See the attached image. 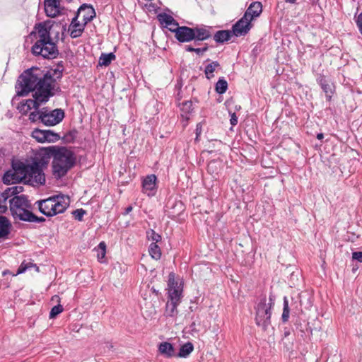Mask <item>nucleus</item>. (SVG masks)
<instances>
[{"label":"nucleus","mask_w":362,"mask_h":362,"mask_svg":"<svg viewBox=\"0 0 362 362\" xmlns=\"http://www.w3.org/2000/svg\"><path fill=\"white\" fill-rule=\"evenodd\" d=\"M62 66H57L45 73L37 67H32L23 71L19 77L21 90H18V94L24 96L33 92V99L22 101L18 107L20 111L25 114L33 108L37 110L42 104L47 103L59 91L57 80L62 78Z\"/></svg>","instance_id":"1"},{"label":"nucleus","mask_w":362,"mask_h":362,"mask_svg":"<svg viewBox=\"0 0 362 362\" xmlns=\"http://www.w3.org/2000/svg\"><path fill=\"white\" fill-rule=\"evenodd\" d=\"M34 37L35 42L32 47V53L36 56H42L47 59L55 58L58 54L56 43L50 36V33L45 25L39 24L35 27V31L30 33Z\"/></svg>","instance_id":"2"},{"label":"nucleus","mask_w":362,"mask_h":362,"mask_svg":"<svg viewBox=\"0 0 362 362\" xmlns=\"http://www.w3.org/2000/svg\"><path fill=\"white\" fill-rule=\"evenodd\" d=\"M75 163L76 157L71 150L56 146L52 161V173L55 178L65 176Z\"/></svg>","instance_id":"3"},{"label":"nucleus","mask_w":362,"mask_h":362,"mask_svg":"<svg viewBox=\"0 0 362 362\" xmlns=\"http://www.w3.org/2000/svg\"><path fill=\"white\" fill-rule=\"evenodd\" d=\"M10 211L15 219L28 222H42V217H37L31 212V204L25 195H16L9 200Z\"/></svg>","instance_id":"4"},{"label":"nucleus","mask_w":362,"mask_h":362,"mask_svg":"<svg viewBox=\"0 0 362 362\" xmlns=\"http://www.w3.org/2000/svg\"><path fill=\"white\" fill-rule=\"evenodd\" d=\"M69 198L64 195H55L36 202L40 211L48 217L64 213L69 206Z\"/></svg>","instance_id":"5"},{"label":"nucleus","mask_w":362,"mask_h":362,"mask_svg":"<svg viewBox=\"0 0 362 362\" xmlns=\"http://www.w3.org/2000/svg\"><path fill=\"white\" fill-rule=\"evenodd\" d=\"M21 173L25 179L30 182L32 185H44L45 183V176L42 168L33 165L21 164Z\"/></svg>","instance_id":"6"},{"label":"nucleus","mask_w":362,"mask_h":362,"mask_svg":"<svg viewBox=\"0 0 362 362\" xmlns=\"http://www.w3.org/2000/svg\"><path fill=\"white\" fill-rule=\"evenodd\" d=\"M271 305L267 306L265 297L262 298L257 305L256 310V324L261 326L264 331L267 330L268 326L271 324Z\"/></svg>","instance_id":"7"},{"label":"nucleus","mask_w":362,"mask_h":362,"mask_svg":"<svg viewBox=\"0 0 362 362\" xmlns=\"http://www.w3.org/2000/svg\"><path fill=\"white\" fill-rule=\"evenodd\" d=\"M184 279L176 273H169L168 279L167 296L182 298L183 297Z\"/></svg>","instance_id":"8"},{"label":"nucleus","mask_w":362,"mask_h":362,"mask_svg":"<svg viewBox=\"0 0 362 362\" xmlns=\"http://www.w3.org/2000/svg\"><path fill=\"white\" fill-rule=\"evenodd\" d=\"M56 146L41 148L35 155L31 165L43 168L46 167L51 158H53Z\"/></svg>","instance_id":"9"},{"label":"nucleus","mask_w":362,"mask_h":362,"mask_svg":"<svg viewBox=\"0 0 362 362\" xmlns=\"http://www.w3.org/2000/svg\"><path fill=\"white\" fill-rule=\"evenodd\" d=\"M64 117V112L62 109L42 110V123L46 126H54L62 122Z\"/></svg>","instance_id":"10"},{"label":"nucleus","mask_w":362,"mask_h":362,"mask_svg":"<svg viewBox=\"0 0 362 362\" xmlns=\"http://www.w3.org/2000/svg\"><path fill=\"white\" fill-rule=\"evenodd\" d=\"M32 136L40 143L56 142L60 139V136L52 130H42L40 129H35L32 132Z\"/></svg>","instance_id":"11"},{"label":"nucleus","mask_w":362,"mask_h":362,"mask_svg":"<svg viewBox=\"0 0 362 362\" xmlns=\"http://www.w3.org/2000/svg\"><path fill=\"white\" fill-rule=\"evenodd\" d=\"M252 28L251 21L243 16L233 26V34L236 37L245 35Z\"/></svg>","instance_id":"12"},{"label":"nucleus","mask_w":362,"mask_h":362,"mask_svg":"<svg viewBox=\"0 0 362 362\" xmlns=\"http://www.w3.org/2000/svg\"><path fill=\"white\" fill-rule=\"evenodd\" d=\"M168 301L165 305L164 311V315L166 317H175L178 314L177 306L181 303L182 298H176V295L174 297L167 296Z\"/></svg>","instance_id":"13"},{"label":"nucleus","mask_w":362,"mask_h":362,"mask_svg":"<svg viewBox=\"0 0 362 362\" xmlns=\"http://www.w3.org/2000/svg\"><path fill=\"white\" fill-rule=\"evenodd\" d=\"M157 18L160 23L165 28H168L172 33H175L178 28V23L173 18V16L165 13H159Z\"/></svg>","instance_id":"14"},{"label":"nucleus","mask_w":362,"mask_h":362,"mask_svg":"<svg viewBox=\"0 0 362 362\" xmlns=\"http://www.w3.org/2000/svg\"><path fill=\"white\" fill-rule=\"evenodd\" d=\"M175 37L180 42H188L194 40L192 28L180 26L175 33Z\"/></svg>","instance_id":"15"},{"label":"nucleus","mask_w":362,"mask_h":362,"mask_svg":"<svg viewBox=\"0 0 362 362\" xmlns=\"http://www.w3.org/2000/svg\"><path fill=\"white\" fill-rule=\"evenodd\" d=\"M157 177L155 175L146 176L142 182L143 192L148 196H153L156 192Z\"/></svg>","instance_id":"16"},{"label":"nucleus","mask_w":362,"mask_h":362,"mask_svg":"<svg viewBox=\"0 0 362 362\" xmlns=\"http://www.w3.org/2000/svg\"><path fill=\"white\" fill-rule=\"evenodd\" d=\"M95 16V12L92 6L83 5L78 9L76 17L78 19H81L84 24H87L93 20Z\"/></svg>","instance_id":"17"},{"label":"nucleus","mask_w":362,"mask_h":362,"mask_svg":"<svg viewBox=\"0 0 362 362\" xmlns=\"http://www.w3.org/2000/svg\"><path fill=\"white\" fill-rule=\"evenodd\" d=\"M45 11L49 17L57 16L60 13V0H45Z\"/></svg>","instance_id":"18"},{"label":"nucleus","mask_w":362,"mask_h":362,"mask_svg":"<svg viewBox=\"0 0 362 362\" xmlns=\"http://www.w3.org/2000/svg\"><path fill=\"white\" fill-rule=\"evenodd\" d=\"M194 33V44L199 45V42L209 39L211 37V32L205 27L192 28Z\"/></svg>","instance_id":"19"},{"label":"nucleus","mask_w":362,"mask_h":362,"mask_svg":"<svg viewBox=\"0 0 362 362\" xmlns=\"http://www.w3.org/2000/svg\"><path fill=\"white\" fill-rule=\"evenodd\" d=\"M318 83L321 86L322 89L325 92L326 95V98L327 100L330 101L335 91V88L333 83H330L327 80L325 76H320L317 78Z\"/></svg>","instance_id":"20"},{"label":"nucleus","mask_w":362,"mask_h":362,"mask_svg":"<svg viewBox=\"0 0 362 362\" xmlns=\"http://www.w3.org/2000/svg\"><path fill=\"white\" fill-rule=\"evenodd\" d=\"M78 19L76 16L74 18L69 28V31L72 38L81 36L84 30V26L86 25L83 22L79 23Z\"/></svg>","instance_id":"21"},{"label":"nucleus","mask_w":362,"mask_h":362,"mask_svg":"<svg viewBox=\"0 0 362 362\" xmlns=\"http://www.w3.org/2000/svg\"><path fill=\"white\" fill-rule=\"evenodd\" d=\"M262 11V5L259 1L252 2L246 10L244 16L250 21H252L255 17H258Z\"/></svg>","instance_id":"22"},{"label":"nucleus","mask_w":362,"mask_h":362,"mask_svg":"<svg viewBox=\"0 0 362 362\" xmlns=\"http://www.w3.org/2000/svg\"><path fill=\"white\" fill-rule=\"evenodd\" d=\"M158 351L165 358L176 357L173 345L170 342H162L158 345Z\"/></svg>","instance_id":"23"},{"label":"nucleus","mask_w":362,"mask_h":362,"mask_svg":"<svg viewBox=\"0 0 362 362\" xmlns=\"http://www.w3.org/2000/svg\"><path fill=\"white\" fill-rule=\"evenodd\" d=\"M11 228L9 221L4 216H0V238H7Z\"/></svg>","instance_id":"24"},{"label":"nucleus","mask_w":362,"mask_h":362,"mask_svg":"<svg viewBox=\"0 0 362 362\" xmlns=\"http://www.w3.org/2000/svg\"><path fill=\"white\" fill-rule=\"evenodd\" d=\"M22 187L18 186L12 187L8 188V190L5 191L4 193L0 194V208L5 205L9 193L11 194H17L22 191Z\"/></svg>","instance_id":"25"},{"label":"nucleus","mask_w":362,"mask_h":362,"mask_svg":"<svg viewBox=\"0 0 362 362\" xmlns=\"http://www.w3.org/2000/svg\"><path fill=\"white\" fill-rule=\"evenodd\" d=\"M194 350V346L191 342H187L180 349L178 354H176V357L187 358Z\"/></svg>","instance_id":"26"},{"label":"nucleus","mask_w":362,"mask_h":362,"mask_svg":"<svg viewBox=\"0 0 362 362\" xmlns=\"http://www.w3.org/2000/svg\"><path fill=\"white\" fill-rule=\"evenodd\" d=\"M231 35L232 33L229 30H219L215 33L214 39L216 42L223 43L229 40Z\"/></svg>","instance_id":"27"},{"label":"nucleus","mask_w":362,"mask_h":362,"mask_svg":"<svg viewBox=\"0 0 362 362\" xmlns=\"http://www.w3.org/2000/svg\"><path fill=\"white\" fill-rule=\"evenodd\" d=\"M39 269L38 267L33 263L31 261H23L19 268L18 269L17 272H37Z\"/></svg>","instance_id":"28"},{"label":"nucleus","mask_w":362,"mask_h":362,"mask_svg":"<svg viewBox=\"0 0 362 362\" xmlns=\"http://www.w3.org/2000/svg\"><path fill=\"white\" fill-rule=\"evenodd\" d=\"M115 59V55L110 52L108 54H102L99 59V64L100 66H108L112 61Z\"/></svg>","instance_id":"29"},{"label":"nucleus","mask_w":362,"mask_h":362,"mask_svg":"<svg viewBox=\"0 0 362 362\" xmlns=\"http://www.w3.org/2000/svg\"><path fill=\"white\" fill-rule=\"evenodd\" d=\"M180 110L182 112V116L188 119V114H189L192 110V103L191 101H185L180 105Z\"/></svg>","instance_id":"30"},{"label":"nucleus","mask_w":362,"mask_h":362,"mask_svg":"<svg viewBox=\"0 0 362 362\" xmlns=\"http://www.w3.org/2000/svg\"><path fill=\"white\" fill-rule=\"evenodd\" d=\"M148 251L150 255L155 259H158L161 256L160 249L156 243H151Z\"/></svg>","instance_id":"31"},{"label":"nucleus","mask_w":362,"mask_h":362,"mask_svg":"<svg viewBox=\"0 0 362 362\" xmlns=\"http://www.w3.org/2000/svg\"><path fill=\"white\" fill-rule=\"evenodd\" d=\"M95 251L97 253L98 259L100 262H102L103 259L105 257L106 254V245L104 242L99 243L97 247L95 248Z\"/></svg>","instance_id":"32"},{"label":"nucleus","mask_w":362,"mask_h":362,"mask_svg":"<svg viewBox=\"0 0 362 362\" xmlns=\"http://www.w3.org/2000/svg\"><path fill=\"white\" fill-rule=\"evenodd\" d=\"M289 315H290V309L288 305V300L287 298L285 296L284 298V308H283V313L281 315V320L283 322H288L289 319Z\"/></svg>","instance_id":"33"},{"label":"nucleus","mask_w":362,"mask_h":362,"mask_svg":"<svg viewBox=\"0 0 362 362\" xmlns=\"http://www.w3.org/2000/svg\"><path fill=\"white\" fill-rule=\"evenodd\" d=\"M218 66H219V64L217 62H213L206 66L204 72L207 78L210 79L214 77V72Z\"/></svg>","instance_id":"34"},{"label":"nucleus","mask_w":362,"mask_h":362,"mask_svg":"<svg viewBox=\"0 0 362 362\" xmlns=\"http://www.w3.org/2000/svg\"><path fill=\"white\" fill-rule=\"evenodd\" d=\"M228 88V83L227 81L223 78H220L216 85V90L219 94L224 93Z\"/></svg>","instance_id":"35"},{"label":"nucleus","mask_w":362,"mask_h":362,"mask_svg":"<svg viewBox=\"0 0 362 362\" xmlns=\"http://www.w3.org/2000/svg\"><path fill=\"white\" fill-rule=\"evenodd\" d=\"M64 308L63 306L60 304H58L57 305H54L49 312V318L54 319L59 314L62 313Z\"/></svg>","instance_id":"36"},{"label":"nucleus","mask_w":362,"mask_h":362,"mask_svg":"<svg viewBox=\"0 0 362 362\" xmlns=\"http://www.w3.org/2000/svg\"><path fill=\"white\" fill-rule=\"evenodd\" d=\"M29 119L33 122H35L37 121H40L42 122V110L40 111L30 112L29 115Z\"/></svg>","instance_id":"37"},{"label":"nucleus","mask_w":362,"mask_h":362,"mask_svg":"<svg viewBox=\"0 0 362 362\" xmlns=\"http://www.w3.org/2000/svg\"><path fill=\"white\" fill-rule=\"evenodd\" d=\"M147 237L148 240H151L156 243L161 240V236L156 233L153 230H151L150 231L147 232Z\"/></svg>","instance_id":"38"},{"label":"nucleus","mask_w":362,"mask_h":362,"mask_svg":"<svg viewBox=\"0 0 362 362\" xmlns=\"http://www.w3.org/2000/svg\"><path fill=\"white\" fill-rule=\"evenodd\" d=\"M86 214V211L83 209H78L73 211L74 218L78 221H82L83 216Z\"/></svg>","instance_id":"39"},{"label":"nucleus","mask_w":362,"mask_h":362,"mask_svg":"<svg viewBox=\"0 0 362 362\" xmlns=\"http://www.w3.org/2000/svg\"><path fill=\"white\" fill-rule=\"evenodd\" d=\"M352 258L359 262H362V252H354L352 254Z\"/></svg>","instance_id":"40"},{"label":"nucleus","mask_w":362,"mask_h":362,"mask_svg":"<svg viewBox=\"0 0 362 362\" xmlns=\"http://www.w3.org/2000/svg\"><path fill=\"white\" fill-rule=\"evenodd\" d=\"M208 49V47L206 45L201 48H194V52H196L198 55H201L206 52Z\"/></svg>","instance_id":"41"},{"label":"nucleus","mask_w":362,"mask_h":362,"mask_svg":"<svg viewBox=\"0 0 362 362\" xmlns=\"http://www.w3.org/2000/svg\"><path fill=\"white\" fill-rule=\"evenodd\" d=\"M356 24H357V26H358L360 32L362 33V13H361L357 17Z\"/></svg>","instance_id":"42"},{"label":"nucleus","mask_w":362,"mask_h":362,"mask_svg":"<svg viewBox=\"0 0 362 362\" xmlns=\"http://www.w3.org/2000/svg\"><path fill=\"white\" fill-rule=\"evenodd\" d=\"M230 124L232 126H235L238 123V117L235 115V113H233L230 115Z\"/></svg>","instance_id":"43"},{"label":"nucleus","mask_w":362,"mask_h":362,"mask_svg":"<svg viewBox=\"0 0 362 362\" xmlns=\"http://www.w3.org/2000/svg\"><path fill=\"white\" fill-rule=\"evenodd\" d=\"M189 328L191 332H198V330L196 328V323L195 322H192L191 325H189Z\"/></svg>","instance_id":"44"},{"label":"nucleus","mask_w":362,"mask_h":362,"mask_svg":"<svg viewBox=\"0 0 362 362\" xmlns=\"http://www.w3.org/2000/svg\"><path fill=\"white\" fill-rule=\"evenodd\" d=\"M196 131H197V135L198 136L201 134V132H202V124L200 123L197 124Z\"/></svg>","instance_id":"45"},{"label":"nucleus","mask_w":362,"mask_h":362,"mask_svg":"<svg viewBox=\"0 0 362 362\" xmlns=\"http://www.w3.org/2000/svg\"><path fill=\"white\" fill-rule=\"evenodd\" d=\"M185 49L187 51V52H194V47H193L191 45H187L185 46Z\"/></svg>","instance_id":"46"},{"label":"nucleus","mask_w":362,"mask_h":362,"mask_svg":"<svg viewBox=\"0 0 362 362\" xmlns=\"http://www.w3.org/2000/svg\"><path fill=\"white\" fill-rule=\"evenodd\" d=\"M274 299L273 298V297L272 296H269V303L267 305V306H270L271 305V308L272 307V305H274Z\"/></svg>","instance_id":"47"},{"label":"nucleus","mask_w":362,"mask_h":362,"mask_svg":"<svg viewBox=\"0 0 362 362\" xmlns=\"http://www.w3.org/2000/svg\"><path fill=\"white\" fill-rule=\"evenodd\" d=\"M284 335L285 337H287L288 336H289L290 335V330L286 328L284 329Z\"/></svg>","instance_id":"48"},{"label":"nucleus","mask_w":362,"mask_h":362,"mask_svg":"<svg viewBox=\"0 0 362 362\" xmlns=\"http://www.w3.org/2000/svg\"><path fill=\"white\" fill-rule=\"evenodd\" d=\"M323 137H324V135L322 133L317 134V139L319 140L322 139Z\"/></svg>","instance_id":"49"},{"label":"nucleus","mask_w":362,"mask_h":362,"mask_svg":"<svg viewBox=\"0 0 362 362\" xmlns=\"http://www.w3.org/2000/svg\"><path fill=\"white\" fill-rule=\"evenodd\" d=\"M132 210V206H128V207L126 209V214L129 213Z\"/></svg>","instance_id":"50"},{"label":"nucleus","mask_w":362,"mask_h":362,"mask_svg":"<svg viewBox=\"0 0 362 362\" xmlns=\"http://www.w3.org/2000/svg\"><path fill=\"white\" fill-rule=\"evenodd\" d=\"M296 0H286V2L290 3V4H295Z\"/></svg>","instance_id":"51"},{"label":"nucleus","mask_w":362,"mask_h":362,"mask_svg":"<svg viewBox=\"0 0 362 362\" xmlns=\"http://www.w3.org/2000/svg\"><path fill=\"white\" fill-rule=\"evenodd\" d=\"M106 347L110 350L113 347V346L111 344L107 343Z\"/></svg>","instance_id":"52"},{"label":"nucleus","mask_w":362,"mask_h":362,"mask_svg":"<svg viewBox=\"0 0 362 362\" xmlns=\"http://www.w3.org/2000/svg\"><path fill=\"white\" fill-rule=\"evenodd\" d=\"M230 280H231L232 281H233V282H235V281H238L237 280H235V279H233V275H232V274H230Z\"/></svg>","instance_id":"53"},{"label":"nucleus","mask_w":362,"mask_h":362,"mask_svg":"<svg viewBox=\"0 0 362 362\" xmlns=\"http://www.w3.org/2000/svg\"><path fill=\"white\" fill-rule=\"evenodd\" d=\"M307 331L309 332L310 334H313V329L310 327L308 328Z\"/></svg>","instance_id":"54"},{"label":"nucleus","mask_w":362,"mask_h":362,"mask_svg":"<svg viewBox=\"0 0 362 362\" xmlns=\"http://www.w3.org/2000/svg\"><path fill=\"white\" fill-rule=\"evenodd\" d=\"M12 274H13V276H17L18 274H19L20 273L16 272V273H12Z\"/></svg>","instance_id":"55"},{"label":"nucleus","mask_w":362,"mask_h":362,"mask_svg":"<svg viewBox=\"0 0 362 362\" xmlns=\"http://www.w3.org/2000/svg\"><path fill=\"white\" fill-rule=\"evenodd\" d=\"M189 310H190L191 311H194V308H193L192 306H190V307H189Z\"/></svg>","instance_id":"56"},{"label":"nucleus","mask_w":362,"mask_h":362,"mask_svg":"<svg viewBox=\"0 0 362 362\" xmlns=\"http://www.w3.org/2000/svg\"><path fill=\"white\" fill-rule=\"evenodd\" d=\"M76 278L78 279L79 278V273L76 275Z\"/></svg>","instance_id":"57"},{"label":"nucleus","mask_w":362,"mask_h":362,"mask_svg":"<svg viewBox=\"0 0 362 362\" xmlns=\"http://www.w3.org/2000/svg\"><path fill=\"white\" fill-rule=\"evenodd\" d=\"M7 274H8V273L4 272V273H3V275H4V276H5V275H6Z\"/></svg>","instance_id":"58"},{"label":"nucleus","mask_w":362,"mask_h":362,"mask_svg":"<svg viewBox=\"0 0 362 362\" xmlns=\"http://www.w3.org/2000/svg\"><path fill=\"white\" fill-rule=\"evenodd\" d=\"M153 292L156 293H158V291H156L155 289H153Z\"/></svg>","instance_id":"59"}]
</instances>
